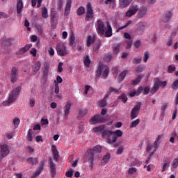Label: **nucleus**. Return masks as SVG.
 Segmentation results:
<instances>
[{"label":"nucleus","mask_w":178,"mask_h":178,"mask_svg":"<svg viewBox=\"0 0 178 178\" xmlns=\"http://www.w3.org/2000/svg\"><path fill=\"white\" fill-rule=\"evenodd\" d=\"M97 34L99 35H104L105 34V30H106V28L105 27V24H104V22L101 19H98L97 21V28H96Z\"/></svg>","instance_id":"nucleus-6"},{"label":"nucleus","mask_w":178,"mask_h":178,"mask_svg":"<svg viewBox=\"0 0 178 178\" xmlns=\"http://www.w3.org/2000/svg\"><path fill=\"white\" fill-rule=\"evenodd\" d=\"M1 45L5 51L12 45V39L9 38H3L1 41Z\"/></svg>","instance_id":"nucleus-13"},{"label":"nucleus","mask_w":178,"mask_h":178,"mask_svg":"<svg viewBox=\"0 0 178 178\" xmlns=\"http://www.w3.org/2000/svg\"><path fill=\"white\" fill-rule=\"evenodd\" d=\"M86 13V8L83 6H81L78 8L76 11L77 16H81V15H84Z\"/></svg>","instance_id":"nucleus-35"},{"label":"nucleus","mask_w":178,"mask_h":178,"mask_svg":"<svg viewBox=\"0 0 178 178\" xmlns=\"http://www.w3.org/2000/svg\"><path fill=\"white\" fill-rule=\"evenodd\" d=\"M143 77H144V75H143V74L138 75L137 78H136L134 80L131 81L132 86H137L141 81V79Z\"/></svg>","instance_id":"nucleus-26"},{"label":"nucleus","mask_w":178,"mask_h":178,"mask_svg":"<svg viewBox=\"0 0 178 178\" xmlns=\"http://www.w3.org/2000/svg\"><path fill=\"white\" fill-rule=\"evenodd\" d=\"M102 42L101 40H97L93 46V51L94 52H97L99 51V48L101 47Z\"/></svg>","instance_id":"nucleus-33"},{"label":"nucleus","mask_w":178,"mask_h":178,"mask_svg":"<svg viewBox=\"0 0 178 178\" xmlns=\"http://www.w3.org/2000/svg\"><path fill=\"white\" fill-rule=\"evenodd\" d=\"M86 115H87V110L81 108L79 110V116H80V118H84V116H86Z\"/></svg>","instance_id":"nucleus-47"},{"label":"nucleus","mask_w":178,"mask_h":178,"mask_svg":"<svg viewBox=\"0 0 178 178\" xmlns=\"http://www.w3.org/2000/svg\"><path fill=\"white\" fill-rule=\"evenodd\" d=\"M70 35V45H74V41L76 40V38L74 37V33L72 32Z\"/></svg>","instance_id":"nucleus-44"},{"label":"nucleus","mask_w":178,"mask_h":178,"mask_svg":"<svg viewBox=\"0 0 178 178\" xmlns=\"http://www.w3.org/2000/svg\"><path fill=\"white\" fill-rule=\"evenodd\" d=\"M122 136L123 132L119 129L115 131H113V139H108V144H113V143H116L118 137H122Z\"/></svg>","instance_id":"nucleus-9"},{"label":"nucleus","mask_w":178,"mask_h":178,"mask_svg":"<svg viewBox=\"0 0 178 178\" xmlns=\"http://www.w3.org/2000/svg\"><path fill=\"white\" fill-rule=\"evenodd\" d=\"M48 73H49V65H48V64H44L43 70L44 77H48Z\"/></svg>","instance_id":"nucleus-32"},{"label":"nucleus","mask_w":178,"mask_h":178,"mask_svg":"<svg viewBox=\"0 0 178 178\" xmlns=\"http://www.w3.org/2000/svg\"><path fill=\"white\" fill-rule=\"evenodd\" d=\"M23 1L22 0H17V15H20L22 12H23Z\"/></svg>","instance_id":"nucleus-19"},{"label":"nucleus","mask_w":178,"mask_h":178,"mask_svg":"<svg viewBox=\"0 0 178 178\" xmlns=\"http://www.w3.org/2000/svg\"><path fill=\"white\" fill-rule=\"evenodd\" d=\"M159 90V87L156 83L154 82V86L150 89L151 94L154 95Z\"/></svg>","instance_id":"nucleus-41"},{"label":"nucleus","mask_w":178,"mask_h":178,"mask_svg":"<svg viewBox=\"0 0 178 178\" xmlns=\"http://www.w3.org/2000/svg\"><path fill=\"white\" fill-rule=\"evenodd\" d=\"M19 74V69L16 67H13L11 70L10 81L11 83H16L17 81V76Z\"/></svg>","instance_id":"nucleus-10"},{"label":"nucleus","mask_w":178,"mask_h":178,"mask_svg":"<svg viewBox=\"0 0 178 178\" xmlns=\"http://www.w3.org/2000/svg\"><path fill=\"white\" fill-rule=\"evenodd\" d=\"M172 12L168 11L167 13L165 15V17L163 18V23H168L170 19H172Z\"/></svg>","instance_id":"nucleus-27"},{"label":"nucleus","mask_w":178,"mask_h":178,"mask_svg":"<svg viewBox=\"0 0 178 178\" xmlns=\"http://www.w3.org/2000/svg\"><path fill=\"white\" fill-rule=\"evenodd\" d=\"M101 75L104 79H106L109 75V68L108 67H104V65H99L96 71V79L101 77Z\"/></svg>","instance_id":"nucleus-3"},{"label":"nucleus","mask_w":178,"mask_h":178,"mask_svg":"<svg viewBox=\"0 0 178 178\" xmlns=\"http://www.w3.org/2000/svg\"><path fill=\"white\" fill-rule=\"evenodd\" d=\"M51 151L54 154V159H55L56 162H58V159H59V152H58V149H56V146H55V145H53L51 146Z\"/></svg>","instance_id":"nucleus-21"},{"label":"nucleus","mask_w":178,"mask_h":178,"mask_svg":"<svg viewBox=\"0 0 178 178\" xmlns=\"http://www.w3.org/2000/svg\"><path fill=\"white\" fill-rule=\"evenodd\" d=\"M107 24V30L104 31V35L105 37H112L113 33H112V26L109 24V22H106Z\"/></svg>","instance_id":"nucleus-20"},{"label":"nucleus","mask_w":178,"mask_h":178,"mask_svg":"<svg viewBox=\"0 0 178 178\" xmlns=\"http://www.w3.org/2000/svg\"><path fill=\"white\" fill-rule=\"evenodd\" d=\"M137 10H138V7H137V6H132L126 13V16L128 17H131L133 15H136V13H137Z\"/></svg>","instance_id":"nucleus-15"},{"label":"nucleus","mask_w":178,"mask_h":178,"mask_svg":"<svg viewBox=\"0 0 178 178\" xmlns=\"http://www.w3.org/2000/svg\"><path fill=\"white\" fill-rule=\"evenodd\" d=\"M63 5V0H57V8L58 10H62Z\"/></svg>","instance_id":"nucleus-51"},{"label":"nucleus","mask_w":178,"mask_h":178,"mask_svg":"<svg viewBox=\"0 0 178 178\" xmlns=\"http://www.w3.org/2000/svg\"><path fill=\"white\" fill-rule=\"evenodd\" d=\"M145 13H147V8L142 7L138 13L139 17H144L145 15Z\"/></svg>","instance_id":"nucleus-30"},{"label":"nucleus","mask_w":178,"mask_h":178,"mask_svg":"<svg viewBox=\"0 0 178 178\" xmlns=\"http://www.w3.org/2000/svg\"><path fill=\"white\" fill-rule=\"evenodd\" d=\"M33 134H34V133H33V129H29L27 134V140L33 141Z\"/></svg>","instance_id":"nucleus-45"},{"label":"nucleus","mask_w":178,"mask_h":178,"mask_svg":"<svg viewBox=\"0 0 178 178\" xmlns=\"http://www.w3.org/2000/svg\"><path fill=\"white\" fill-rule=\"evenodd\" d=\"M99 104L100 105V108H105L106 105H108V103L106 102V100L102 99L99 101Z\"/></svg>","instance_id":"nucleus-48"},{"label":"nucleus","mask_w":178,"mask_h":178,"mask_svg":"<svg viewBox=\"0 0 178 178\" xmlns=\"http://www.w3.org/2000/svg\"><path fill=\"white\" fill-rule=\"evenodd\" d=\"M127 74V71L124 70L122 72H121L118 76V83H122L123 80H124L126 75Z\"/></svg>","instance_id":"nucleus-29"},{"label":"nucleus","mask_w":178,"mask_h":178,"mask_svg":"<svg viewBox=\"0 0 178 178\" xmlns=\"http://www.w3.org/2000/svg\"><path fill=\"white\" fill-rule=\"evenodd\" d=\"M63 66V63L60 62L58 63V73H62V72H63V68L62 67Z\"/></svg>","instance_id":"nucleus-55"},{"label":"nucleus","mask_w":178,"mask_h":178,"mask_svg":"<svg viewBox=\"0 0 178 178\" xmlns=\"http://www.w3.org/2000/svg\"><path fill=\"white\" fill-rule=\"evenodd\" d=\"M73 168H70L69 171H67L65 173V176L66 177H73Z\"/></svg>","instance_id":"nucleus-49"},{"label":"nucleus","mask_w":178,"mask_h":178,"mask_svg":"<svg viewBox=\"0 0 178 178\" xmlns=\"http://www.w3.org/2000/svg\"><path fill=\"white\" fill-rule=\"evenodd\" d=\"M13 124L15 126V128L17 129L19 127V124H20V119L15 118L13 120Z\"/></svg>","instance_id":"nucleus-46"},{"label":"nucleus","mask_w":178,"mask_h":178,"mask_svg":"<svg viewBox=\"0 0 178 178\" xmlns=\"http://www.w3.org/2000/svg\"><path fill=\"white\" fill-rule=\"evenodd\" d=\"M104 130H105V125H104V124H102V125H99L98 127L93 128V131L95 133L100 131L102 134V131H104Z\"/></svg>","instance_id":"nucleus-31"},{"label":"nucleus","mask_w":178,"mask_h":178,"mask_svg":"<svg viewBox=\"0 0 178 178\" xmlns=\"http://www.w3.org/2000/svg\"><path fill=\"white\" fill-rule=\"evenodd\" d=\"M149 92H150V89L149 87H145V88H143L144 95H148V94H149Z\"/></svg>","instance_id":"nucleus-64"},{"label":"nucleus","mask_w":178,"mask_h":178,"mask_svg":"<svg viewBox=\"0 0 178 178\" xmlns=\"http://www.w3.org/2000/svg\"><path fill=\"white\" fill-rule=\"evenodd\" d=\"M166 109H168V103H164L163 106H161V113H164L165 111H166Z\"/></svg>","instance_id":"nucleus-56"},{"label":"nucleus","mask_w":178,"mask_h":178,"mask_svg":"<svg viewBox=\"0 0 178 178\" xmlns=\"http://www.w3.org/2000/svg\"><path fill=\"white\" fill-rule=\"evenodd\" d=\"M110 159H111V154L106 153V155L104 156L102 161L105 163H108V162H109Z\"/></svg>","instance_id":"nucleus-43"},{"label":"nucleus","mask_w":178,"mask_h":178,"mask_svg":"<svg viewBox=\"0 0 178 178\" xmlns=\"http://www.w3.org/2000/svg\"><path fill=\"white\" fill-rule=\"evenodd\" d=\"M141 108V102H138L137 105H136L131 110V119L134 120L136 119L137 116H138V113L140 112V109Z\"/></svg>","instance_id":"nucleus-8"},{"label":"nucleus","mask_w":178,"mask_h":178,"mask_svg":"<svg viewBox=\"0 0 178 178\" xmlns=\"http://www.w3.org/2000/svg\"><path fill=\"white\" fill-rule=\"evenodd\" d=\"M0 148L2 158H5V156H6L10 152V150H9V146H8L6 144L1 145Z\"/></svg>","instance_id":"nucleus-14"},{"label":"nucleus","mask_w":178,"mask_h":178,"mask_svg":"<svg viewBox=\"0 0 178 178\" xmlns=\"http://www.w3.org/2000/svg\"><path fill=\"white\" fill-rule=\"evenodd\" d=\"M119 51H120V44H117V46L113 49L114 55H118V54H119Z\"/></svg>","instance_id":"nucleus-50"},{"label":"nucleus","mask_w":178,"mask_h":178,"mask_svg":"<svg viewBox=\"0 0 178 178\" xmlns=\"http://www.w3.org/2000/svg\"><path fill=\"white\" fill-rule=\"evenodd\" d=\"M166 159H168V158H165L163 159V162L164 164L163 165V170H162V172H165V170H166V168H169V165L170 163V161H166Z\"/></svg>","instance_id":"nucleus-39"},{"label":"nucleus","mask_w":178,"mask_h":178,"mask_svg":"<svg viewBox=\"0 0 178 178\" xmlns=\"http://www.w3.org/2000/svg\"><path fill=\"white\" fill-rule=\"evenodd\" d=\"M149 58V54L148 53V51H145L143 56V62L147 63Z\"/></svg>","instance_id":"nucleus-52"},{"label":"nucleus","mask_w":178,"mask_h":178,"mask_svg":"<svg viewBox=\"0 0 178 178\" xmlns=\"http://www.w3.org/2000/svg\"><path fill=\"white\" fill-rule=\"evenodd\" d=\"M141 60H143V59L141 58H135L132 60V63L136 64V65H138V63H141Z\"/></svg>","instance_id":"nucleus-60"},{"label":"nucleus","mask_w":178,"mask_h":178,"mask_svg":"<svg viewBox=\"0 0 178 178\" xmlns=\"http://www.w3.org/2000/svg\"><path fill=\"white\" fill-rule=\"evenodd\" d=\"M143 91H144V88H143V86H140L139 88H138L137 91H136V95H140V94H141Z\"/></svg>","instance_id":"nucleus-61"},{"label":"nucleus","mask_w":178,"mask_h":178,"mask_svg":"<svg viewBox=\"0 0 178 178\" xmlns=\"http://www.w3.org/2000/svg\"><path fill=\"white\" fill-rule=\"evenodd\" d=\"M41 69V63L40 61H38L35 65L33 67V72H38Z\"/></svg>","instance_id":"nucleus-40"},{"label":"nucleus","mask_w":178,"mask_h":178,"mask_svg":"<svg viewBox=\"0 0 178 178\" xmlns=\"http://www.w3.org/2000/svg\"><path fill=\"white\" fill-rule=\"evenodd\" d=\"M42 17L44 19H48V9L46 7L42 8Z\"/></svg>","instance_id":"nucleus-34"},{"label":"nucleus","mask_w":178,"mask_h":178,"mask_svg":"<svg viewBox=\"0 0 178 178\" xmlns=\"http://www.w3.org/2000/svg\"><path fill=\"white\" fill-rule=\"evenodd\" d=\"M136 172H137V168L133 167L129 169L128 174L133 175L134 173H136Z\"/></svg>","instance_id":"nucleus-57"},{"label":"nucleus","mask_w":178,"mask_h":178,"mask_svg":"<svg viewBox=\"0 0 178 178\" xmlns=\"http://www.w3.org/2000/svg\"><path fill=\"white\" fill-rule=\"evenodd\" d=\"M45 162H47L46 159H43V161L41 162L40 165L38 167V169L33 175V177H37V176H38L41 173V172H42V170H44V166H45Z\"/></svg>","instance_id":"nucleus-16"},{"label":"nucleus","mask_w":178,"mask_h":178,"mask_svg":"<svg viewBox=\"0 0 178 178\" xmlns=\"http://www.w3.org/2000/svg\"><path fill=\"white\" fill-rule=\"evenodd\" d=\"M106 122V117L102 116L101 115H95L90 119L91 124H97V123H105Z\"/></svg>","instance_id":"nucleus-7"},{"label":"nucleus","mask_w":178,"mask_h":178,"mask_svg":"<svg viewBox=\"0 0 178 178\" xmlns=\"http://www.w3.org/2000/svg\"><path fill=\"white\" fill-rule=\"evenodd\" d=\"M118 99H121V101L122 102H124V104H126V102H127V99H128L127 95H126V94H124V93H122V95L118 97Z\"/></svg>","instance_id":"nucleus-37"},{"label":"nucleus","mask_w":178,"mask_h":178,"mask_svg":"<svg viewBox=\"0 0 178 178\" xmlns=\"http://www.w3.org/2000/svg\"><path fill=\"white\" fill-rule=\"evenodd\" d=\"M172 163V168L174 169H176V168H177V166H178V158L175 159Z\"/></svg>","instance_id":"nucleus-58"},{"label":"nucleus","mask_w":178,"mask_h":178,"mask_svg":"<svg viewBox=\"0 0 178 178\" xmlns=\"http://www.w3.org/2000/svg\"><path fill=\"white\" fill-rule=\"evenodd\" d=\"M131 1L133 0H119L120 6L123 9V8H127L130 5Z\"/></svg>","instance_id":"nucleus-25"},{"label":"nucleus","mask_w":178,"mask_h":178,"mask_svg":"<svg viewBox=\"0 0 178 178\" xmlns=\"http://www.w3.org/2000/svg\"><path fill=\"white\" fill-rule=\"evenodd\" d=\"M20 91H22V86H17V88H15L10 92L8 99L3 102V106H9V105L13 104V102H15L16 99H17V97H19Z\"/></svg>","instance_id":"nucleus-1"},{"label":"nucleus","mask_w":178,"mask_h":178,"mask_svg":"<svg viewBox=\"0 0 178 178\" xmlns=\"http://www.w3.org/2000/svg\"><path fill=\"white\" fill-rule=\"evenodd\" d=\"M95 41V39H94L92 36L89 35L87 40V47H91V44H94Z\"/></svg>","instance_id":"nucleus-38"},{"label":"nucleus","mask_w":178,"mask_h":178,"mask_svg":"<svg viewBox=\"0 0 178 178\" xmlns=\"http://www.w3.org/2000/svg\"><path fill=\"white\" fill-rule=\"evenodd\" d=\"M111 60H112V56L111 55L105 56L104 57V62H110Z\"/></svg>","instance_id":"nucleus-59"},{"label":"nucleus","mask_w":178,"mask_h":178,"mask_svg":"<svg viewBox=\"0 0 178 178\" xmlns=\"http://www.w3.org/2000/svg\"><path fill=\"white\" fill-rule=\"evenodd\" d=\"M102 147L101 146L97 145L93 147V149H90L88 150V161L90 162L89 168L90 169H92V165H94V155H95V152H101Z\"/></svg>","instance_id":"nucleus-2"},{"label":"nucleus","mask_w":178,"mask_h":178,"mask_svg":"<svg viewBox=\"0 0 178 178\" xmlns=\"http://www.w3.org/2000/svg\"><path fill=\"white\" fill-rule=\"evenodd\" d=\"M31 47H33L31 44H26L24 47L20 48L18 51H17L16 55H23V54H26V51H29Z\"/></svg>","instance_id":"nucleus-17"},{"label":"nucleus","mask_w":178,"mask_h":178,"mask_svg":"<svg viewBox=\"0 0 178 178\" xmlns=\"http://www.w3.org/2000/svg\"><path fill=\"white\" fill-rule=\"evenodd\" d=\"M72 8V0H67V4L65 8V13L64 15L65 16H67L69 13H70V8Z\"/></svg>","instance_id":"nucleus-23"},{"label":"nucleus","mask_w":178,"mask_h":178,"mask_svg":"<svg viewBox=\"0 0 178 178\" xmlns=\"http://www.w3.org/2000/svg\"><path fill=\"white\" fill-rule=\"evenodd\" d=\"M59 15L58 13L55 10H51V23H56L58 22V17Z\"/></svg>","instance_id":"nucleus-24"},{"label":"nucleus","mask_w":178,"mask_h":178,"mask_svg":"<svg viewBox=\"0 0 178 178\" xmlns=\"http://www.w3.org/2000/svg\"><path fill=\"white\" fill-rule=\"evenodd\" d=\"M178 88V79H176L175 81L173 82L172 85V90H177Z\"/></svg>","instance_id":"nucleus-54"},{"label":"nucleus","mask_w":178,"mask_h":178,"mask_svg":"<svg viewBox=\"0 0 178 178\" xmlns=\"http://www.w3.org/2000/svg\"><path fill=\"white\" fill-rule=\"evenodd\" d=\"M49 163L50 165L51 177L54 178L56 175V165L54 163V161H52V157L49 158Z\"/></svg>","instance_id":"nucleus-11"},{"label":"nucleus","mask_w":178,"mask_h":178,"mask_svg":"<svg viewBox=\"0 0 178 178\" xmlns=\"http://www.w3.org/2000/svg\"><path fill=\"white\" fill-rule=\"evenodd\" d=\"M94 18V10L91 6V3L88 2L86 6V15L85 17L86 22H90L91 19Z\"/></svg>","instance_id":"nucleus-4"},{"label":"nucleus","mask_w":178,"mask_h":178,"mask_svg":"<svg viewBox=\"0 0 178 178\" xmlns=\"http://www.w3.org/2000/svg\"><path fill=\"white\" fill-rule=\"evenodd\" d=\"M56 51L59 56H66L67 55V49H66V45L63 43H60L56 46Z\"/></svg>","instance_id":"nucleus-5"},{"label":"nucleus","mask_w":178,"mask_h":178,"mask_svg":"<svg viewBox=\"0 0 178 178\" xmlns=\"http://www.w3.org/2000/svg\"><path fill=\"white\" fill-rule=\"evenodd\" d=\"M176 70V67L175 65H169L168 68V72L172 73Z\"/></svg>","instance_id":"nucleus-53"},{"label":"nucleus","mask_w":178,"mask_h":178,"mask_svg":"<svg viewBox=\"0 0 178 178\" xmlns=\"http://www.w3.org/2000/svg\"><path fill=\"white\" fill-rule=\"evenodd\" d=\"M154 83L156 85L159 87H162L163 88H165L166 87V84H168V82L166 81H161L159 78H154Z\"/></svg>","instance_id":"nucleus-18"},{"label":"nucleus","mask_w":178,"mask_h":178,"mask_svg":"<svg viewBox=\"0 0 178 178\" xmlns=\"http://www.w3.org/2000/svg\"><path fill=\"white\" fill-rule=\"evenodd\" d=\"M140 124V119H136V120H134L131 122V125H130V129H133V127H137Z\"/></svg>","instance_id":"nucleus-36"},{"label":"nucleus","mask_w":178,"mask_h":178,"mask_svg":"<svg viewBox=\"0 0 178 178\" xmlns=\"http://www.w3.org/2000/svg\"><path fill=\"white\" fill-rule=\"evenodd\" d=\"M134 45L136 49L140 48V46L141 45V41L140 40H136L134 42Z\"/></svg>","instance_id":"nucleus-63"},{"label":"nucleus","mask_w":178,"mask_h":178,"mask_svg":"<svg viewBox=\"0 0 178 178\" xmlns=\"http://www.w3.org/2000/svg\"><path fill=\"white\" fill-rule=\"evenodd\" d=\"M83 62H84L85 66H87L88 67V66H90V63H91V60H90V56H86L83 59Z\"/></svg>","instance_id":"nucleus-42"},{"label":"nucleus","mask_w":178,"mask_h":178,"mask_svg":"<svg viewBox=\"0 0 178 178\" xmlns=\"http://www.w3.org/2000/svg\"><path fill=\"white\" fill-rule=\"evenodd\" d=\"M72 106V103L68 102L64 107L65 112V118H67L69 116V113H70V108Z\"/></svg>","instance_id":"nucleus-22"},{"label":"nucleus","mask_w":178,"mask_h":178,"mask_svg":"<svg viewBox=\"0 0 178 178\" xmlns=\"http://www.w3.org/2000/svg\"><path fill=\"white\" fill-rule=\"evenodd\" d=\"M102 138H107L106 141L108 143V140H111V137H112V140H113V131H109L108 129H104L102 131Z\"/></svg>","instance_id":"nucleus-12"},{"label":"nucleus","mask_w":178,"mask_h":178,"mask_svg":"<svg viewBox=\"0 0 178 178\" xmlns=\"http://www.w3.org/2000/svg\"><path fill=\"white\" fill-rule=\"evenodd\" d=\"M27 162L31 163V165H37L38 163V158L29 157L27 159Z\"/></svg>","instance_id":"nucleus-28"},{"label":"nucleus","mask_w":178,"mask_h":178,"mask_svg":"<svg viewBox=\"0 0 178 178\" xmlns=\"http://www.w3.org/2000/svg\"><path fill=\"white\" fill-rule=\"evenodd\" d=\"M129 24H131V21L129 20L125 25L120 27L118 30H123V29H126V27H128Z\"/></svg>","instance_id":"nucleus-62"}]
</instances>
